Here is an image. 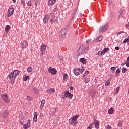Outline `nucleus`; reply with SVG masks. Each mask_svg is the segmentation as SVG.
I'll return each instance as SVG.
<instances>
[{"label": "nucleus", "mask_w": 129, "mask_h": 129, "mask_svg": "<svg viewBox=\"0 0 129 129\" xmlns=\"http://www.w3.org/2000/svg\"><path fill=\"white\" fill-rule=\"evenodd\" d=\"M19 74L20 71L15 70L8 75V78H9L11 83H14L15 80Z\"/></svg>", "instance_id": "obj_1"}, {"label": "nucleus", "mask_w": 129, "mask_h": 129, "mask_svg": "<svg viewBox=\"0 0 129 129\" xmlns=\"http://www.w3.org/2000/svg\"><path fill=\"white\" fill-rule=\"evenodd\" d=\"M77 118H78V115H76L73 116V117H71L69 120V123L71 125H74V126H76L78 122L77 121Z\"/></svg>", "instance_id": "obj_2"}, {"label": "nucleus", "mask_w": 129, "mask_h": 129, "mask_svg": "<svg viewBox=\"0 0 129 129\" xmlns=\"http://www.w3.org/2000/svg\"><path fill=\"white\" fill-rule=\"evenodd\" d=\"M87 51V48L84 47L83 46H81L77 51L78 55H82Z\"/></svg>", "instance_id": "obj_3"}, {"label": "nucleus", "mask_w": 129, "mask_h": 129, "mask_svg": "<svg viewBox=\"0 0 129 129\" xmlns=\"http://www.w3.org/2000/svg\"><path fill=\"white\" fill-rule=\"evenodd\" d=\"M108 30V24H105L102 26H101L99 28V32L100 33H104L105 31Z\"/></svg>", "instance_id": "obj_4"}, {"label": "nucleus", "mask_w": 129, "mask_h": 129, "mask_svg": "<svg viewBox=\"0 0 129 129\" xmlns=\"http://www.w3.org/2000/svg\"><path fill=\"white\" fill-rule=\"evenodd\" d=\"M48 72L52 75L57 74V70L55 68L50 67L48 69Z\"/></svg>", "instance_id": "obj_5"}, {"label": "nucleus", "mask_w": 129, "mask_h": 129, "mask_svg": "<svg viewBox=\"0 0 129 129\" xmlns=\"http://www.w3.org/2000/svg\"><path fill=\"white\" fill-rule=\"evenodd\" d=\"M46 45L42 44L41 46L40 51H41V53L40 54V56H41L42 57H43V56L44 55L45 53H46Z\"/></svg>", "instance_id": "obj_6"}, {"label": "nucleus", "mask_w": 129, "mask_h": 129, "mask_svg": "<svg viewBox=\"0 0 129 129\" xmlns=\"http://www.w3.org/2000/svg\"><path fill=\"white\" fill-rule=\"evenodd\" d=\"M1 97L3 99L4 101L6 102V103H9V102H10V98L7 94H3Z\"/></svg>", "instance_id": "obj_7"}, {"label": "nucleus", "mask_w": 129, "mask_h": 129, "mask_svg": "<svg viewBox=\"0 0 129 129\" xmlns=\"http://www.w3.org/2000/svg\"><path fill=\"white\" fill-rule=\"evenodd\" d=\"M31 127V120L28 119L26 124H24L23 128L28 129Z\"/></svg>", "instance_id": "obj_8"}, {"label": "nucleus", "mask_w": 129, "mask_h": 129, "mask_svg": "<svg viewBox=\"0 0 129 129\" xmlns=\"http://www.w3.org/2000/svg\"><path fill=\"white\" fill-rule=\"evenodd\" d=\"M80 70H81V69H80V68L74 70V75H76V76L80 75Z\"/></svg>", "instance_id": "obj_9"}, {"label": "nucleus", "mask_w": 129, "mask_h": 129, "mask_svg": "<svg viewBox=\"0 0 129 129\" xmlns=\"http://www.w3.org/2000/svg\"><path fill=\"white\" fill-rule=\"evenodd\" d=\"M1 116L2 117H4L5 118H7L8 116H9V113L8 112V111L4 110L1 113Z\"/></svg>", "instance_id": "obj_10"}, {"label": "nucleus", "mask_w": 129, "mask_h": 129, "mask_svg": "<svg viewBox=\"0 0 129 129\" xmlns=\"http://www.w3.org/2000/svg\"><path fill=\"white\" fill-rule=\"evenodd\" d=\"M64 94H66V96H67V97L70 98V99H71L72 97H73V95L69 92V91H66L64 92Z\"/></svg>", "instance_id": "obj_11"}, {"label": "nucleus", "mask_w": 129, "mask_h": 129, "mask_svg": "<svg viewBox=\"0 0 129 129\" xmlns=\"http://www.w3.org/2000/svg\"><path fill=\"white\" fill-rule=\"evenodd\" d=\"M14 14V8H10L8 11V17H11Z\"/></svg>", "instance_id": "obj_12"}, {"label": "nucleus", "mask_w": 129, "mask_h": 129, "mask_svg": "<svg viewBox=\"0 0 129 129\" xmlns=\"http://www.w3.org/2000/svg\"><path fill=\"white\" fill-rule=\"evenodd\" d=\"M93 124H94L95 128L99 129V122L98 120H94L93 123Z\"/></svg>", "instance_id": "obj_13"}, {"label": "nucleus", "mask_w": 129, "mask_h": 129, "mask_svg": "<svg viewBox=\"0 0 129 129\" xmlns=\"http://www.w3.org/2000/svg\"><path fill=\"white\" fill-rule=\"evenodd\" d=\"M90 94L91 96H92V98H94V97H95V95H96V91L95 90L90 91Z\"/></svg>", "instance_id": "obj_14"}, {"label": "nucleus", "mask_w": 129, "mask_h": 129, "mask_svg": "<svg viewBox=\"0 0 129 129\" xmlns=\"http://www.w3.org/2000/svg\"><path fill=\"white\" fill-rule=\"evenodd\" d=\"M80 62L82 63L83 65H86L87 63V59H85V58H81L80 59Z\"/></svg>", "instance_id": "obj_15"}, {"label": "nucleus", "mask_w": 129, "mask_h": 129, "mask_svg": "<svg viewBox=\"0 0 129 129\" xmlns=\"http://www.w3.org/2000/svg\"><path fill=\"white\" fill-rule=\"evenodd\" d=\"M22 48L25 49L28 46V42L26 41H23L21 42Z\"/></svg>", "instance_id": "obj_16"}, {"label": "nucleus", "mask_w": 129, "mask_h": 129, "mask_svg": "<svg viewBox=\"0 0 129 129\" xmlns=\"http://www.w3.org/2000/svg\"><path fill=\"white\" fill-rule=\"evenodd\" d=\"M34 117L33 118V121L34 122H37V118L38 117V112H34Z\"/></svg>", "instance_id": "obj_17"}, {"label": "nucleus", "mask_w": 129, "mask_h": 129, "mask_svg": "<svg viewBox=\"0 0 129 129\" xmlns=\"http://www.w3.org/2000/svg\"><path fill=\"white\" fill-rule=\"evenodd\" d=\"M56 0H48V6H53L56 3Z\"/></svg>", "instance_id": "obj_18"}, {"label": "nucleus", "mask_w": 129, "mask_h": 129, "mask_svg": "<svg viewBox=\"0 0 129 129\" xmlns=\"http://www.w3.org/2000/svg\"><path fill=\"white\" fill-rule=\"evenodd\" d=\"M10 25H6V26L5 28V31L6 34H8L9 32H10Z\"/></svg>", "instance_id": "obj_19"}, {"label": "nucleus", "mask_w": 129, "mask_h": 129, "mask_svg": "<svg viewBox=\"0 0 129 129\" xmlns=\"http://www.w3.org/2000/svg\"><path fill=\"white\" fill-rule=\"evenodd\" d=\"M119 89H120V87L119 86L117 87L116 89H114L115 94H117V93H118Z\"/></svg>", "instance_id": "obj_20"}, {"label": "nucleus", "mask_w": 129, "mask_h": 129, "mask_svg": "<svg viewBox=\"0 0 129 129\" xmlns=\"http://www.w3.org/2000/svg\"><path fill=\"white\" fill-rule=\"evenodd\" d=\"M33 90L35 94H38V93H39V91L38 90V88L34 87V88H33Z\"/></svg>", "instance_id": "obj_21"}, {"label": "nucleus", "mask_w": 129, "mask_h": 129, "mask_svg": "<svg viewBox=\"0 0 129 129\" xmlns=\"http://www.w3.org/2000/svg\"><path fill=\"white\" fill-rule=\"evenodd\" d=\"M28 79H30V76H23V81H27Z\"/></svg>", "instance_id": "obj_22"}, {"label": "nucleus", "mask_w": 129, "mask_h": 129, "mask_svg": "<svg viewBox=\"0 0 129 129\" xmlns=\"http://www.w3.org/2000/svg\"><path fill=\"white\" fill-rule=\"evenodd\" d=\"M113 107H111L109 110H108V113L109 114H112L113 113V111H114Z\"/></svg>", "instance_id": "obj_23"}, {"label": "nucleus", "mask_w": 129, "mask_h": 129, "mask_svg": "<svg viewBox=\"0 0 129 129\" xmlns=\"http://www.w3.org/2000/svg\"><path fill=\"white\" fill-rule=\"evenodd\" d=\"M108 51H109V48L108 47H105L103 50V52L104 54H105V53H107V52H108Z\"/></svg>", "instance_id": "obj_24"}, {"label": "nucleus", "mask_w": 129, "mask_h": 129, "mask_svg": "<svg viewBox=\"0 0 129 129\" xmlns=\"http://www.w3.org/2000/svg\"><path fill=\"white\" fill-rule=\"evenodd\" d=\"M116 69V67H111V68H110L111 72L112 73H114Z\"/></svg>", "instance_id": "obj_25"}, {"label": "nucleus", "mask_w": 129, "mask_h": 129, "mask_svg": "<svg viewBox=\"0 0 129 129\" xmlns=\"http://www.w3.org/2000/svg\"><path fill=\"white\" fill-rule=\"evenodd\" d=\"M62 32H63L64 35H66V34H67V30H66V28H62L60 31V33H62Z\"/></svg>", "instance_id": "obj_26"}, {"label": "nucleus", "mask_w": 129, "mask_h": 129, "mask_svg": "<svg viewBox=\"0 0 129 129\" xmlns=\"http://www.w3.org/2000/svg\"><path fill=\"white\" fill-rule=\"evenodd\" d=\"M102 40V36H100L96 39V42H100Z\"/></svg>", "instance_id": "obj_27"}, {"label": "nucleus", "mask_w": 129, "mask_h": 129, "mask_svg": "<svg viewBox=\"0 0 129 129\" xmlns=\"http://www.w3.org/2000/svg\"><path fill=\"white\" fill-rule=\"evenodd\" d=\"M49 94H51V93H54L55 92V88H50L49 90Z\"/></svg>", "instance_id": "obj_28"}, {"label": "nucleus", "mask_w": 129, "mask_h": 129, "mask_svg": "<svg viewBox=\"0 0 129 129\" xmlns=\"http://www.w3.org/2000/svg\"><path fill=\"white\" fill-rule=\"evenodd\" d=\"M96 55H98V56H102V55H104V53L103 50L99 51Z\"/></svg>", "instance_id": "obj_29"}, {"label": "nucleus", "mask_w": 129, "mask_h": 129, "mask_svg": "<svg viewBox=\"0 0 129 129\" xmlns=\"http://www.w3.org/2000/svg\"><path fill=\"white\" fill-rule=\"evenodd\" d=\"M45 102H46V101L45 100H42L41 102L40 107H43Z\"/></svg>", "instance_id": "obj_30"}, {"label": "nucleus", "mask_w": 129, "mask_h": 129, "mask_svg": "<svg viewBox=\"0 0 129 129\" xmlns=\"http://www.w3.org/2000/svg\"><path fill=\"white\" fill-rule=\"evenodd\" d=\"M127 71V69L125 67H123L122 69V73H125Z\"/></svg>", "instance_id": "obj_31"}, {"label": "nucleus", "mask_w": 129, "mask_h": 129, "mask_svg": "<svg viewBox=\"0 0 129 129\" xmlns=\"http://www.w3.org/2000/svg\"><path fill=\"white\" fill-rule=\"evenodd\" d=\"M32 71L33 68L32 67H29L27 68V72H28L29 73L32 72Z\"/></svg>", "instance_id": "obj_32"}, {"label": "nucleus", "mask_w": 129, "mask_h": 129, "mask_svg": "<svg viewBox=\"0 0 129 129\" xmlns=\"http://www.w3.org/2000/svg\"><path fill=\"white\" fill-rule=\"evenodd\" d=\"M128 42H129V38L128 37L124 40V41H123V44H126V43H128Z\"/></svg>", "instance_id": "obj_33"}, {"label": "nucleus", "mask_w": 129, "mask_h": 129, "mask_svg": "<svg viewBox=\"0 0 129 129\" xmlns=\"http://www.w3.org/2000/svg\"><path fill=\"white\" fill-rule=\"evenodd\" d=\"M109 85H110V80H108L105 82V86H108Z\"/></svg>", "instance_id": "obj_34"}, {"label": "nucleus", "mask_w": 129, "mask_h": 129, "mask_svg": "<svg viewBox=\"0 0 129 129\" xmlns=\"http://www.w3.org/2000/svg\"><path fill=\"white\" fill-rule=\"evenodd\" d=\"M84 82L85 83H88V82H89L90 80L89 79H88V78H87V77H85L84 78Z\"/></svg>", "instance_id": "obj_35"}, {"label": "nucleus", "mask_w": 129, "mask_h": 129, "mask_svg": "<svg viewBox=\"0 0 129 129\" xmlns=\"http://www.w3.org/2000/svg\"><path fill=\"white\" fill-rule=\"evenodd\" d=\"M117 126L118 127H122V123L121 122H118Z\"/></svg>", "instance_id": "obj_36"}, {"label": "nucleus", "mask_w": 129, "mask_h": 129, "mask_svg": "<svg viewBox=\"0 0 129 129\" xmlns=\"http://www.w3.org/2000/svg\"><path fill=\"white\" fill-rule=\"evenodd\" d=\"M89 71H86L83 74V76L84 77H85V76H86L87 74H89Z\"/></svg>", "instance_id": "obj_37"}, {"label": "nucleus", "mask_w": 129, "mask_h": 129, "mask_svg": "<svg viewBox=\"0 0 129 129\" xmlns=\"http://www.w3.org/2000/svg\"><path fill=\"white\" fill-rule=\"evenodd\" d=\"M27 100H29V101H31V100H33V97L31 96H27Z\"/></svg>", "instance_id": "obj_38"}, {"label": "nucleus", "mask_w": 129, "mask_h": 129, "mask_svg": "<svg viewBox=\"0 0 129 129\" xmlns=\"http://www.w3.org/2000/svg\"><path fill=\"white\" fill-rule=\"evenodd\" d=\"M93 125V124H90L88 126V127H87V129H92V126Z\"/></svg>", "instance_id": "obj_39"}, {"label": "nucleus", "mask_w": 129, "mask_h": 129, "mask_svg": "<svg viewBox=\"0 0 129 129\" xmlns=\"http://www.w3.org/2000/svg\"><path fill=\"white\" fill-rule=\"evenodd\" d=\"M49 19V15H45V17L43 18V20H48Z\"/></svg>", "instance_id": "obj_40"}, {"label": "nucleus", "mask_w": 129, "mask_h": 129, "mask_svg": "<svg viewBox=\"0 0 129 129\" xmlns=\"http://www.w3.org/2000/svg\"><path fill=\"white\" fill-rule=\"evenodd\" d=\"M63 76L64 80L67 79V77H68V75H67V74H64Z\"/></svg>", "instance_id": "obj_41"}, {"label": "nucleus", "mask_w": 129, "mask_h": 129, "mask_svg": "<svg viewBox=\"0 0 129 129\" xmlns=\"http://www.w3.org/2000/svg\"><path fill=\"white\" fill-rule=\"evenodd\" d=\"M27 4L29 7H31V6H32V2L31 1H28Z\"/></svg>", "instance_id": "obj_42"}, {"label": "nucleus", "mask_w": 129, "mask_h": 129, "mask_svg": "<svg viewBox=\"0 0 129 129\" xmlns=\"http://www.w3.org/2000/svg\"><path fill=\"white\" fill-rule=\"evenodd\" d=\"M116 73H117V74H119V73H120V69L118 68L116 71Z\"/></svg>", "instance_id": "obj_43"}, {"label": "nucleus", "mask_w": 129, "mask_h": 129, "mask_svg": "<svg viewBox=\"0 0 129 129\" xmlns=\"http://www.w3.org/2000/svg\"><path fill=\"white\" fill-rule=\"evenodd\" d=\"M60 34H61V37H62V38H64V37L66 36V34H64V32H61L60 31Z\"/></svg>", "instance_id": "obj_44"}, {"label": "nucleus", "mask_w": 129, "mask_h": 129, "mask_svg": "<svg viewBox=\"0 0 129 129\" xmlns=\"http://www.w3.org/2000/svg\"><path fill=\"white\" fill-rule=\"evenodd\" d=\"M91 41H92V40L89 39L86 41V44H89L91 42Z\"/></svg>", "instance_id": "obj_45"}, {"label": "nucleus", "mask_w": 129, "mask_h": 129, "mask_svg": "<svg viewBox=\"0 0 129 129\" xmlns=\"http://www.w3.org/2000/svg\"><path fill=\"white\" fill-rule=\"evenodd\" d=\"M43 23L44 24H47L48 23V19L43 20Z\"/></svg>", "instance_id": "obj_46"}, {"label": "nucleus", "mask_w": 129, "mask_h": 129, "mask_svg": "<svg viewBox=\"0 0 129 129\" xmlns=\"http://www.w3.org/2000/svg\"><path fill=\"white\" fill-rule=\"evenodd\" d=\"M21 4L22 5H23V6H25V0H22L21 1Z\"/></svg>", "instance_id": "obj_47"}, {"label": "nucleus", "mask_w": 129, "mask_h": 129, "mask_svg": "<svg viewBox=\"0 0 129 129\" xmlns=\"http://www.w3.org/2000/svg\"><path fill=\"white\" fill-rule=\"evenodd\" d=\"M111 128H112V127H111V126L109 125H107L106 127V129H111Z\"/></svg>", "instance_id": "obj_48"}, {"label": "nucleus", "mask_w": 129, "mask_h": 129, "mask_svg": "<svg viewBox=\"0 0 129 129\" xmlns=\"http://www.w3.org/2000/svg\"><path fill=\"white\" fill-rule=\"evenodd\" d=\"M53 22H54V19L51 18L50 19V23H51V24H53Z\"/></svg>", "instance_id": "obj_49"}, {"label": "nucleus", "mask_w": 129, "mask_h": 129, "mask_svg": "<svg viewBox=\"0 0 129 129\" xmlns=\"http://www.w3.org/2000/svg\"><path fill=\"white\" fill-rule=\"evenodd\" d=\"M84 70H85V69H84V68H83L82 69H81L80 73H82V72H83V71H84Z\"/></svg>", "instance_id": "obj_50"}, {"label": "nucleus", "mask_w": 129, "mask_h": 129, "mask_svg": "<svg viewBox=\"0 0 129 129\" xmlns=\"http://www.w3.org/2000/svg\"><path fill=\"white\" fill-rule=\"evenodd\" d=\"M125 65H126L127 67H129V61L125 62Z\"/></svg>", "instance_id": "obj_51"}, {"label": "nucleus", "mask_w": 129, "mask_h": 129, "mask_svg": "<svg viewBox=\"0 0 129 129\" xmlns=\"http://www.w3.org/2000/svg\"><path fill=\"white\" fill-rule=\"evenodd\" d=\"M115 50H116L117 51H118L119 50V47L117 46L115 47Z\"/></svg>", "instance_id": "obj_52"}, {"label": "nucleus", "mask_w": 129, "mask_h": 129, "mask_svg": "<svg viewBox=\"0 0 129 129\" xmlns=\"http://www.w3.org/2000/svg\"><path fill=\"white\" fill-rule=\"evenodd\" d=\"M119 15H120L121 16H122L123 12L122 11H119Z\"/></svg>", "instance_id": "obj_53"}, {"label": "nucleus", "mask_w": 129, "mask_h": 129, "mask_svg": "<svg viewBox=\"0 0 129 129\" xmlns=\"http://www.w3.org/2000/svg\"><path fill=\"white\" fill-rule=\"evenodd\" d=\"M57 10H58V7H55V8L53 9V12H56Z\"/></svg>", "instance_id": "obj_54"}, {"label": "nucleus", "mask_w": 129, "mask_h": 129, "mask_svg": "<svg viewBox=\"0 0 129 129\" xmlns=\"http://www.w3.org/2000/svg\"><path fill=\"white\" fill-rule=\"evenodd\" d=\"M125 27H126L127 29L129 28V22H128L127 24H125Z\"/></svg>", "instance_id": "obj_55"}, {"label": "nucleus", "mask_w": 129, "mask_h": 129, "mask_svg": "<svg viewBox=\"0 0 129 129\" xmlns=\"http://www.w3.org/2000/svg\"><path fill=\"white\" fill-rule=\"evenodd\" d=\"M70 90H73V86H70Z\"/></svg>", "instance_id": "obj_56"}, {"label": "nucleus", "mask_w": 129, "mask_h": 129, "mask_svg": "<svg viewBox=\"0 0 129 129\" xmlns=\"http://www.w3.org/2000/svg\"><path fill=\"white\" fill-rule=\"evenodd\" d=\"M67 97L66 94L64 93V96L63 97V99H64V100L66 99V98H67Z\"/></svg>", "instance_id": "obj_57"}, {"label": "nucleus", "mask_w": 129, "mask_h": 129, "mask_svg": "<svg viewBox=\"0 0 129 129\" xmlns=\"http://www.w3.org/2000/svg\"><path fill=\"white\" fill-rule=\"evenodd\" d=\"M20 124H21V125H23V127H24V125H25V124H24V123H22V121L20 122Z\"/></svg>", "instance_id": "obj_58"}, {"label": "nucleus", "mask_w": 129, "mask_h": 129, "mask_svg": "<svg viewBox=\"0 0 129 129\" xmlns=\"http://www.w3.org/2000/svg\"><path fill=\"white\" fill-rule=\"evenodd\" d=\"M120 32L121 33V34H123V33H125V35H126V34H127V33L125 32L124 31H121Z\"/></svg>", "instance_id": "obj_59"}, {"label": "nucleus", "mask_w": 129, "mask_h": 129, "mask_svg": "<svg viewBox=\"0 0 129 129\" xmlns=\"http://www.w3.org/2000/svg\"><path fill=\"white\" fill-rule=\"evenodd\" d=\"M72 83H73V82H72V81H70V82H69V84H70L71 85H72Z\"/></svg>", "instance_id": "obj_60"}, {"label": "nucleus", "mask_w": 129, "mask_h": 129, "mask_svg": "<svg viewBox=\"0 0 129 129\" xmlns=\"http://www.w3.org/2000/svg\"><path fill=\"white\" fill-rule=\"evenodd\" d=\"M69 27H70L69 24H67V26H66V27H67V29H68Z\"/></svg>", "instance_id": "obj_61"}, {"label": "nucleus", "mask_w": 129, "mask_h": 129, "mask_svg": "<svg viewBox=\"0 0 129 129\" xmlns=\"http://www.w3.org/2000/svg\"><path fill=\"white\" fill-rule=\"evenodd\" d=\"M109 5H111V4H112V2H111V1H109Z\"/></svg>", "instance_id": "obj_62"}, {"label": "nucleus", "mask_w": 129, "mask_h": 129, "mask_svg": "<svg viewBox=\"0 0 129 129\" xmlns=\"http://www.w3.org/2000/svg\"><path fill=\"white\" fill-rule=\"evenodd\" d=\"M75 15H76V12H75V11H74V14H73V16H75Z\"/></svg>", "instance_id": "obj_63"}, {"label": "nucleus", "mask_w": 129, "mask_h": 129, "mask_svg": "<svg viewBox=\"0 0 129 129\" xmlns=\"http://www.w3.org/2000/svg\"><path fill=\"white\" fill-rule=\"evenodd\" d=\"M61 96H62V97H63V96H64V93H62L61 94Z\"/></svg>", "instance_id": "obj_64"}]
</instances>
